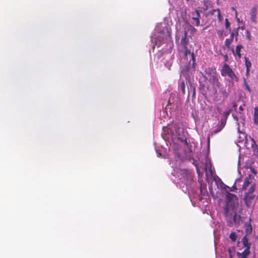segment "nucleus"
Returning <instances> with one entry per match:
<instances>
[{
  "mask_svg": "<svg viewBox=\"0 0 258 258\" xmlns=\"http://www.w3.org/2000/svg\"><path fill=\"white\" fill-rule=\"evenodd\" d=\"M188 42L189 40L187 38V32L185 31L184 33V36L181 38L180 43L184 49V56L185 58H186L187 60L189 59L188 66H187L186 68V70L187 71H188L189 69V66L190 64L191 61H192V68L195 69L196 61V57L194 52H191L190 50H189L187 48V46L188 44Z\"/></svg>",
  "mask_w": 258,
  "mask_h": 258,
  "instance_id": "obj_1",
  "label": "nucleus"
},
{
  "mask_svg": "<svg viewBox=\"0 0 258 258\" xmlns=\"http://www.w3.org/2000/svg\"><path fill=\"white\" fill-rule=\"evenodd\" d=\"M217 89H214V92L212 95L213 100L217 102L220 101L224 102L229 96V92L227 90L226 86H223L222 84L216 87Z\"/></svg>",
  "mask_w": 258,
  "mask_h": 258,
  "instance_id": "obj_2",
  "label": "nucleus"
},
{
  "mask_svg": "<svg viewBox=\"0 0 258 258\" xmlns=\"http://www.w3.org/2000/svg\"><path fill=\"white\" fill-rule=\"evenodd\" d=\"M224 214L227 219V225L231 227L233 224L238 225L240 216L238 215L233 210H230L228 206L224 208Z\"/></svg>",
  "mask_w": 258,
  "mask_h": 258,
  "instance_id": "obj_3",
  "label": "nucleus"
},
{
  "mask_svg": "<svg viewBox=\"0 0 258 258\" xmlns=\"http://www.w3.org/2000/svg\"><path fill=\"white\" fill-rule=\"evenodd\" d=\"M221 75L223 77L228 76L230 79V82H237L238 81V79L234 72L226 63H225L222 66L221 70Z\"/></svg>",
  "mask_w": 258,
  "mask_h": 258,
  "instance_id": "obj_4",
  "label": "nucleus"
},
{
  "mask_svg": "<svg viewBox=\"0 0 258 258\" xmlns=\"http://www.w3.org/2000/svg\"><path fill=\"white\" fill-rule=\"evenodd\" d=\"M175 134L177 135L178 140L182 142H184L185 145H187L186 138L184 135L183 128L179 127H177L175 130Z\"/></svg>",
  "mask_w": 258,
  "mask_h": 258,
  "instance_id": "obj_5",
  "label": "nucleus"
},
{
  "mask_svg": "<svg viewBox=\"0 0 258 258\" xmlns=\"http://www.w3.org/2000/svg\"><path fill=\"white\" fill-rule=\"evenodd\" d=\"M250 18L251 21L256 24L257 23V6H254L250 9Z\"/></svg>",
  "mask_w": 258,
  "mask_h": 258,
  "instance_id": "obj_6",
  "label": "nucleus"
},
{
  "mask_svg": "<svg viewBox=\"0 0 258 258\" xmlns=\"http://www.w3.org/2000/svg\"><path fill=\"white\" fill-rule=\"evenodd\" d=\"M253 179L254 178L251 174H249L245 177L242 185V190H245L250 184H252V182Z\"/></svg>",
  "mask_w": 258,
  "mask_h": 258,
  "instance_id": "obj_7",
  "label": "nucleus"
},
{
  "mask_svg": "<svg viewBox=\"0 0 258 258\" xmlns=\"http://www.w3.org/2000/svg\"><path fill=\"white\" fill-rule=\"evenodd\" d=\"M255 196L253 194L246 192L245 194L244 201L247 206L249 207L251 201L254 199Z\"/></svg>",
  "mask_w": 258,
  "mask_h": 258,
  "instance_id": "obj_8",
  "label": "nucleus"
},
{
  "mask_svg": "<svg viewBox=\"0 0 258 258\" xmlns=\"http://www.w3.org/2000/svg\"><path fill=\"white\" fill-rule=\"evenodd\" d=\"M201 18L200 14L198 10H196L192 13V19L196 22V25L199 26L200 25Z\"/></svg>",
  "mask_w": 258,
  "mask_h": 258,
  "instance_id": "obj_9",
  "label": "nucleus"
},
{
  "mask_svg": "<svg viewBox=\"0 0 258 258\" xmlns=\"http://www.w3.org/2000/svg\"><path fill=\"white\" fill-rule=\"evenodd\" d=\"M210 80L212 83V84L215 85L216 87L220 86L222 84L219 81V79L217 77V74H215L212 76L210 77Z\"/></svg>",
  "mask_w": 258,
  "mask_h": 258,
  "instance_id": "obj_10",
  "label": "nucleus"
},
{
  "mask_svg": "<svg viewBox=\"0 0 258 258\" xmlns=\"http://www.w3.org/2000/svg\"><path fill=\"white\" fill-rule=\"evenodd\" d=\"M242 242L244 247L245 248L244 250H247V251H250L251 243L248 242V240L246 236H245L242 239Z\"/></svg>",
  "mask_w": 258,
  "mask_h": 258,
  "instance_id": "obj_11",
  "label": "nucleus"
},
{
  "mask_svg": "<svg viewBox=\"0 0 258 258\" xmlns=\"http://www.w3.org/2000/svg\"><path fill=\"white\" fill-rule=\"evenodd\" d=\"M250 139L251 142V148H252L253 151V155L257 156H258V145L256 144L255 140L252 138L250 137Z\"/></svg>",
  "mask_w": 258,
  "mask_h": 258,
  "instance_id": "obj_12",
  "label": "nucleus"
},
{
  "mask_svg": "<svg viewBox=\"0 0 258 258\" xmlns=\"http://www.w3.org/2000/svg\"><path fill=\"white\" fill-rule=\"evenodd\" d=\"M239 29V27H238L236 28L233 29L232 30H231V31H230V37L231 38L233 39V40L234 39V37H235V40L237 41V36L238 35Z\"/></svg>",
  "mask_w": 258,
  "mask_h": 258,
  "instance_id": "obj_13",
  "label": "nucleus"
},
{
  "mask_svg": "<svg viewBox=\"0 0 258 258\" xmlns=\"http://www.w3.org/2000/svg\"><path fill=\"white\" fill-rule=\"evenodd\" d=\"M250 253V251L244 250L243 252H237V256L238 258H247Z\"/></svg>",
  "mask_w": 258,
  "mask_h": 258,
  "instance_id": "obj_14",
  "label": "nucleus"
},
{
  "mask_svg": "<svg viewBox=\"0 0 258 258\" xmlns=\"http://www.w3.org/2000/svg\"><path fill=\"white\" fill-rule=\"evenodd\" d=\"M215 13H217V17L219 21L221 22L223 20V17L221 14L220 10L219 9H213L210 11V14L214 15Z\"/></svg>",
  "mask_w": 258,
  "mask_h": 258,
  "instance_id": "obj_15",
  "label": "nucleus"
},
{
  "mask_svg": "<svg viewBox=\"0 0 258 258\" xmlns=\"http://www.w3.org/2000/svg\"><path fill=\"white\" fill-rule=\"evenodd\" d=\"M205 74L208 77H211L213 75L216 73V70L214 69L209 68L207 69H206L205 71Z\"/></svg>",
  "mask_w": 258,
  "mask_h": 258,
  "instance_id": "obj_16",
  "label": "nucleus"
},
{
  "mask_svg": "<svg viewBox=\"0 0 258 258\" xmlns=\"http://www.w3.org/2000/svg\"><path fill=\"white\" fill-rule=\"evenodd\" d=\"M242 48H243V46L241 44L237 45L235 48V53L239 58H240L241 57V54L240 53V51Z\"/></svg>",
  "mask_w": 258,
  "mask_h": 258,
  "instance_id": "obj_17",
  "label": "nucleus"
},
{
  "mask_svg": "<svg viewBox=\"0 0 258 258\" xmlns=\"http://www.w3.org/2000/svg\"><path fill=\"white\" fill-rule=\"evenodd\" d=\"M233 41V39L231 38L230 37L226 39L225 41V45L228 49H229L230 48V45Z\"/></svg>",
  "mask_w": 258,
  "mask_h": 258,
  "instance_id": "obj_18",
  "label": "nucleus"
},
{
  "mask_svg": "<svg viewBox=\"0 0 258 258\" xmlns=\"http://www.w3.org/2000/svg\"><path fill=\"white\" fill-rule=\"evenodd\" d=\"M237 237V235L234 232H231L229 235V238L233 242H235L236 240Z\"/></svg>",
  "mask_w": 258,
  "mask_h": 258,
  "instance_id": "obj_19",
  "label": "nucleus"
},
{
  "mask_svg": "<svg viewBox=\"0 0 258 258\" xmlns=\"http://www.w3.org/2000/svg\"><path fill=\"white\" fill-rule=\"evenodd\" d=\"M245 65L246 69H250L251 67V62L249 60L248 58L246 56L244 57Z\"/></svg>",
  "mask_w": 258,
  "mask_h": 258,
  "instance_id": "obj_20",
  "label": "nucleus"
},
{
  "mask_svg": "<svg viewBox=\"0 0 258 258\" xmlns=\"http://www.w3.org/2000/svg\"><path fill=\"white\" fill-rule=\"evenodd\" d=\"M179 88L181 89L182 93L183 94H184L185 93V85L183 81H182L179 84Z\"/></svg>",
  "mask_w": 258,
  "mask_h": 258,
  "instance_id": "obj_21",
  "label": "nucleus"
},
{
  "mask_svg": "<svg viewBox=\"0 0 258 258\" xmlns=\"http://www.w3.org/2000/svg\"><path fill=\"white\" fill-rule=\"evenodd\" d=\"M226 118H221L220 121V124H218V125H220L222 128H224L226 125Z\"/></svg>",
  "mask_w": 258,
  "mask_h": 258,
  "instance_id": "obj_22",
  "label": "nucleus"
},
{
  "mask_svg": "<svg viewBox=\"0 0 258 258\" xmlns=\"http://www.w3.org/2000/svg\"><path fill=\"white\" fill-rule=\"evenodd\" d=\"M225 28L228 30L229 31H231V28L230 27V23L229 22V20L228 19H225Z\"/></svg>",
  "mask_w": 258,
  "mask_h": 258,
  "instance_id": "obj_23",
  "label": "nucleus"
},
{
  "mask_svg": "<svg viewBox=\"0 0 258 258\" xmlns=\"http://www.w3.org/2000/svg\"><path fill=\"white\" fill-rule=\"evenodd\" d=\"M255 189V184L254 183H252L251 184L250 187L248 191V193L253 194Z\"/></svg>",
  "mask_w": 258,
  "mask_h": 258,
  "instance_id": "obj_24",
  "label": "nucleus"
},
{
  "mask_svg": "<svg viewBox=\"0 0 258 258\" xmlns=\"http://www.w3.org/2000/svg\"><path fill=\"white\" fill-rule=\"evenodd\" d=\"M258 118V108L257 107L254 108V121L256 122Z\"/></svg>",
  "mask_w": 258,
  "mask_h": 258,
  "instance_id": "obj_25",
  "label": "nucleus"
},
{
  "mask_svg": "<svg viewBox=\"0 0 258 258\" xmlns=\"http://www.w3.org/2000/svg\"><path fill=\"white\" fill-rule=\"evenodd\" d=\"M223 128H222L220 125H217V128L216 130H214L212 133V134H216L220 132Z\"/></svg>",
  "mask_w": 258,
  "mask_h": 258,
  "instance_id": "obj_26",
  "label": "nucleus"
},
{
  "mask_svg": "<svg viewBox=\"0 0 258 258\" xmlns=\"http://www.w3.org/2000/svg\"><path fill=\"white\" fill-rule=\"evenodd\" d=\"M245 36L247 39L248 40H251V34L249 30H246L245 32Z\"/></svg>",
  "mask_w": 258,
  "mask_h": 258,
  "instance_id": "obj_27",
  "label": "nucleus"
},
{
  "mask_svg": "<svg viewBox=\"0 0 258 258\" xmlns=\"http://www.w3.org/2000/svg\"><path fill=\"white\" fill-rule=\"evenodd\" d=\"M228 253H229V257L230 258H233V256H234V253L232 251V250L231 249V248H228Z\"/></svg>",
  "mask_w": 258,
  "mask_h": 258,
  "instance_id": "obj_28",
  "label": "nucleus"
},
{
  "mask_svg": "<svg viewBox=\"0 0 258 258\" xmlns=\"http://www.w3.org/2000/svg\"><path fill=\"white\" fill-rule=\"evenodd\" d=\"M223 32L222 30H218L217 31V34H218V36L220 37V38H221L222 37V35H223Z\"/></svg>",
  "mask_w": 258,
  "mask_h": 258,
  "instance_id": "obj_29",
  "label": "nucleus"
},
{
  "mask_svg": "<svg viewBox=\"0 0 258 258\" xmlns=\"http://www.w3.org/2000/svg\"><path fill=\"white\" fill-rule=\"evenodd\" d=\"M244 85H245L246 89L249 92H250V87H249L248 85L247 84L245 80H244Z\"/></svg>",
  "mask_w": 258,
  "mask_h": 258,
  "instance_id": "obj_30",
  "label": "nucleus"
},
{
  "mask_svg": "<svg viewBox=\"0 0 258 258\" xmlns=\"http://www.w3.org/2000/svg\"><path fill=\"white\" fill-rule=\"evenodd\" d=\"M230 110L228 111H227L226 112H224V118H226V119L227 118L228 116H229V114H230Z\"/></svg>",
  "mask_w": 258,
  "mask_h": 258,
  "instance_id": "obj_31",
  "label": "nucleus"
},
{
  "mask_svg": "<svg viewBox=\"0 0 258 258\" xmlns=\"http://www.w3.org/2000/svg\"><path fill=\"white\" fill-rule=\"evenodd\" d=\"M233 196V194H230L229 192H227L226 195L227 199H230V197Z\"/></svg>",
  "mask_w": 258,
  "mask_h": 258,
  "instance_id": "obj_32",
  "label": "nucleus"
},
{
  "mask_svg": "<svg viewBox=\"0 0 258 258\" xmlns=\"http://www.w3.org/2000/svg\"><path fill=\"white\" fill-rule=\"evenodd\" d=\"M249 71H250V69H246V75L247 76H248L249 74Z\"/></svg>",
  "mask_w": 258,
  "mask_h": 258,
  "instance_id": "obj_33",
  "label": "nucleus"
},
{
  "mask_svg": "<svg viewBox=\"0 0 258 258\" xmlns=\"http://www.w3.org/2000/svg\"><path fill=\"white\" fill-rule=\"evenodd\" d=\"M239 110H240L241 111H243V108L242 106H240L239 107Z\"/></svg>",
  "mask_w": 258,
  "mask_h": 258,
  "instance_id": "obj_34",
  "label": "nucleus"
},
{
  "mask_svg": "<svg viewBox=\"0 0 258 258\" xmlns=\"http://www.w3.org/2000/svg\"><path fill=\"white\" fill-rule=\"evenodd\" d=\"M252 172L253 173H254L255 174H256V172L255 171V170H254V169H253V170H252Z\"/></svg>",
  "mask_w": 258,
  "mask_h": 258,
  "instance_id": "obj_35",
  "label": "nucleus"
},
{
  "mask_svg": "<svg viewBox=\"0 0 258 258\" xmlns=\"http://www.w3.org/2000/svg\"><path fill=\"white\" fill-rule=\"evenodd\" d=\"M233 188L235 189H236V185L235 184L233 185Z\"/></svg>",
  "mask_w": 258,
  "mask_h": 258,
  "instance_id": "obj_36",
  "label": "nucleus"
},
{
  "mask_svg": "<svg viewBox=\"0 0 258 258\" xmlns=\"http://www.w3.org/2000/svg\"><path fill=\"white\" fill-rule=\"evenodd\" d=\"M238 132H239V133H241V134H242V133L240 131L239 128H238Z\"/></svg>",
  "mask_w": 258,
  "mask_h": 258,
  "instance_id": "obj_37",
  "label": "nucleus"
},
{
  "mask_svg": "<svg viewBox=\"0 0 258 258\" xmlns=\"http://www.w3.org/2000/svg\"><path fill=\"white\" fill-rule=\"evenodd\" d=\"M168 32L169 36L170 37H171V33H170V32H169V31H168Z\"/></svg>",
  "mask_w": 258,
  "mask_h": 258,
  "instance_id": "obj_38",
  "label": "nucleus"
},
{
  "mask_svg": "<svg viewBox=\"0 0 258 258\" xmlns=\"http://www.w3.org/2000/svg\"><path fill=\"white\" fill-rule=\"evenodd\" d=\"M236 106V104H234V105H233V107H235Z\"/></svg>",
  "mask_w": 258,
  "mask_h": 258,
  "instance_id": "obj_39",
  "label": "nucleus"
},
{
  "mask_svg": "<svg viewBox=\"0 0 258 258\" xmlns=\"http://www.w3.org/2000/svg\"><path fill=\"white\" fill-rule=\"evenodd\" d=\"M232 51L233 52V53H234V50L233 48L232 49Z\"/></svg>",
  "mask_w": 258,
  "mask_h": 258,
  "instance_id": "obj_40",
  "label": "nucleus"
},
{
  "mask_svg": "<svg viewBox=\"0 0 258 258\" xmlns=\"http://www.w3.org/2000/svg\"><path fill=\"white\" fill-rule=\"evenodd\" d=\"M192 29H193V30H194V31H195V30H196V29H195V28H194L193 27H192Z\"/></svg>",
  "mask_w": 258,
  "mask_h": 258,
  "instance_id": "obj_41",
  "label": "nucleus"
},
{
  "mask_svg": "<svg viewBox=\"0 0 258 258\" xmlns=\"http://www.w3.org/2000/svg\"><path fill=\"white\" fill-rule=\"evenodd\" d=\"M225 57L227 58V55H225Z\"/></svg>",
  "mask_w": 258,
  "mask_h": 258,
  "instance_id": "obj_42",
  "label": "nucleus"
},
{
  "mask_svg": "<svg viewBox=\"0 0 258 258\" xmlns=\"http://www.w3.org/2000/svg\"><path fill=\"white\" fill-rule=\"evenodd\" d=\"M170 100L168 101V104H170Z\"/></svg>",
  "mask_w": 258,
  "mask_h": 258,
  "instance_id": "obj_43",
  "label": "nucleus"
},
{
  "mask_svg": "<svg viewBox=\"0 0 258 258\" xmlns=\"http://www.w3.org/2000/svg\"><path fill=\"white\" fill-rule=\"evenodd\" d=\"M186 1H189V0H186Z\"/></svg>",
  "mask_w": 258,
  "mask_h": 258,
  "instance_id": "obj_44",
  "label": "nucleus"
}]
</instances>
